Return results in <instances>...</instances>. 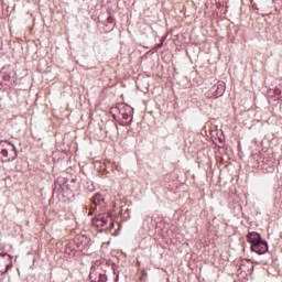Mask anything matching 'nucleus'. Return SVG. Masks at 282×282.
<instances>
[{"label":"nucleus","instance_id":"nucleus-1","mask_svg":"<svg viewBox=\"0 0 282 282\" xmlns=\"http://www.w3.org/2000/svg\"><path fill=\"white\" fill-rule=\"evenodd\" d=\"M12 268V256L8 253H0V270L6 274Z\"/></svg>","mask_w":282,"mask_h":282},{"label":"nucleus","instance_id":"nucleus-2","mask_svg":"<svg viewBox=\"0 0 282 282\" xmlns=\"http://www.w3.org/2000/svg\"><path fill=\"white\" fill-rule=\"evenodd\" d=\"M251 252H256L257 254H265V252H268V242L260 240V242L251 245Z\"/></svg>","mask_w":282,"mask_h":282},{"label":"nucleus","instance_id":"nucleus-3","mask_svg":"<svg viewBox=\"0 0 282 282\" xmlns=\"http://www.w3.org/2000/svg\"><path fill=\"white\" fill-rule=\"evenodd\" d=\"M224 91H226V86L221 83H218L210 88V94L214 96V98L224 96Z\"/></svg>","mask_w":282,"mask_h":282},{"label":"nucleus","instance_id":"nucleus-4","mask_svg":"<svg viewBox=\"0 0 282 282\" xmlns=\"http://www.w3.org/2000/svg\"><path fill=\"white\" fill-rule=\"evenodd\" d=\"M247 241L248 243H251V246H254V243H259L260 241H263V239H261L260 234L252 231L247 235Z\"/></svg>","mask_w":282,"mask_h":282},{"label":"nucleus","instance_id":"nucleus-5","mask_svg":"<svg viewBox=\"0 0 282 282\" xmlns=\"http://www.w3.org/2000/svg\"><path fill=\"white\" fill-rule=\"evenodd\" d=\"M7 144H9V147H12L13 151L17 152V147H14V144L8 141H0V153L3 158H8V148H6Z\"/></svg>","mask_w":282,"mask_h":282},{"label":"nucleus","instance_id":"nucleus-6","mask_svg":"<svg viewBox=\"0 0 282 282\" xmlns=\"http://www.w3.org/2000/svg\"><path fill=\"white\" fill-rule=\"evenodd\" d=\"M91 202L94 204V206H98V204H100V202H105V197H102L101 194L97 193L93 198Z\"/></svg>","mask_w":282,"mask_h":282},{"label":"nucleus","instance_id":"nucleus-7","mask_svg":"<svg viewBox=\"0 0 282 282\" xmlns=\"http://www.w3.org/2000/svg\"><path fill=\"white\" fill-rule=\"evenodd\" d=\"M97 221H99V226H105L107 221H109V215H102L97 218Z\"/></svg>","mask_w":282,"mask_h":282},{"label":"nucleus","instance_id":"nucleus-8","mask_svg":"<svg viewBox=\"0 0 282 282\" xmlns=\"http://www.w3.org/2000/svg\"><path fill=\"white\" fill-rule=\"evenodd\" d=\"M274 95L278 96V98H282V80L274 89Z\"/></svg>","mask_w":282,"mask_h":282},{"label":"nucleus","instance_id":"nucleus-9","mask_svg":"<svg viewBox=\"0 0 282 282\" xmlns=\"http://www.w3.org/2000/svg\"><path fill=\"white\" fill-rule=\"evenodd\" d=\"M122 118H123V120H129V113H127V112L122 113Z\"/></svg>","mask_w":282,"mask_h":282},{"label":"nucleus","instance_id":"nucleus-10","mask_svg":"<svg viewBox=\"0 0 282 282\" xmlns=\"http://www.w3.org/2000/svg\"><path fill=\"white\" fill-rule=\"evenodd\" d=\"M4 80H10V76L7 75V76L4 77Z\"/></svg>","mask_w":282,"mask_h":282},{"label":"nucleus","instance_id":"nucleus-11","mask_svg":"<svg viewBox=\"0 0 282 282\" xmlns=\"http://www.w3.org/2000/svg\"><path fill=\"white\" fill-rule=\"evenodd\" d=\"M108 22L109 23H113L111 18H108Z\"/></svg>","mask_w":282,"mask_h":282}]
</instances>
